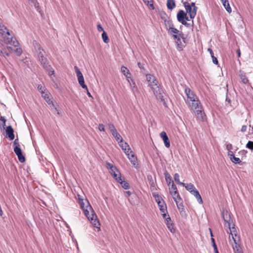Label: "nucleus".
I'll list each match as a JSON object with an SVG mask.
<instances>
[{"mask_svg":"<svg viewBox=\"0 0 253 253\" xmlns=\"http://www.w3.org/2000/svg\"><path fill=\"white\" fill-rule=\"evenodd\" d=\"M81 208L90 223L96 228H99L100 223L97 215L89 202L86 200L85 203L82 200L80 201Z\"/></svg>","mask_w":253,"mask_h":253,"instance_id":"1","label":"nucleus"},{"mask_svg":"<svg viewBox=\"0 0 253 253\" xmlns=\"http://www.w3.org/2000/svg\"><path fill=\"white\" fill-rule=\"evenodd\" d=\"M0 35L2 37L3 42L15 47L19 44V42L15 38L11 37L10 33L6 27L0 21Z\"/></svg>","mask_w":253,"mask_h":253,"instance_id":"2","label":"nucleus"},{"mask_svg":"<svg viewBox=\"0 0 253 253\" xmlns=\"http://www.w3.org/2000/svg\"><path fill=\"white\" fill-rule=\"evenodd\" d=\"M222 217L225 223L228 224L229 231H227V233H229L230 235H231L233 239V238H237V239H239V236L237 234V231L235 227V225L233 223L230 213L227 210L223 211H222ZM230 237V236H229V238Z\"/></svg>","mask_w":253,"mask_h":253,"instance_id":"3","label":"nucleus"},{"mask_svg":"<svg viewBox=\"0 0 253 253\" xmlns=\"http://www.w3.org/2000/svg\"><path fill=\"white\" fill-rule=\"evenodd\" d=\"M184 92L186 96V99L185 100L186 104L190 108H196L200 102L197 96L188 87H185Z\"/></svg>","mask_w":253,"mask_h":253,"instance_id":"4","label":"nucleus"},{"mask_svg":"<svg viewBox=\"0 0 253 253\" xmlns=\"http://www.w3.org/2000/svg\"><path fill=\"white\" fill-rule=\"evenodd\" d=\"M18 45L19 44L15 47L14 45H12L13 47L7 46L4 47L1 50L2 54H0V56L4 57L9 56L11 52H14L17 56H20L22 53V50L20 47H18Z\"/></svg>","mask_w":253,"mask_h":253,"instance_id":"5","label":"nucleus"},{"mask_svg":"<svg viewBox=\"0 0 253 253\" xmlns=\"http://www.w3.org/2000/svg\"><path fill=\"white\" fill-rule=\"evenodd\" d=\"M13 145L15 146L14 147V152L17 155L19 162L24 163L25 161V158L22 154V150L17 138L14 140Z\"/></svg>","mask_w":253,"mask_h":253,"instance_id":"6","label":"nucleus"},{"mask_svg":"<svg viewBox=\"0 0 253 253\" xmlns=\"http://www.w3.org/2000/svg\"><path fill=\"white\" fill-rule=\"evenodd\" d=\"M151 88L158 99L160 100L162 102H165L163 96L164 93V90L158 84L155 86H152Z\"/></svg>","mask_w":253,"mask_h":253,"instance_id":"7","label":"nucleus"},{"mask_svg":"<svg viewBox=\"0 0 253 253\" xmlns=\"http://www.w3.org/2000/svg\"><path fill=\"white\" fill-rule=\"evenodd\" d=\"M184 7L186 9V14L188 13L189 16H195L197 10V7L196 6L194 2L191 3L185 2L184 3Z\"/></svg>","mask_w":253,"mask_h":253,"instance_id":"8","label":"nucleus"},{"mask_svg":"<svg viewBox=\"0 0 253 253\" xmlns=\"http://www.w3.org/2000/svg\"><path fill=\"white\" fill-rule=\"evenodd\" d=\"M106 168L110 170V173L113 176L114 178L117 181L118 179V177L119 176V174L121 173L119 170L117 169L116 167L114 166L113 164L107 162L106 163Z\"/></svg>","mask_w":253,"mask_h":253,"instance_id":"9","label":"nucleus"},{"mask_svg":"<svg viewBox=\"0 0 253 253\" xmlns=\"http://www.w3.org/2000/svg\"><path fill=\"white\" fill-rule=\"evenodd\" d=\"M74 68L77 74L79 84L83 88L87 90V87L84 84V78L81 71L77 66H75Z\"/></svg>","mask_w":253,"mask_h":253,"instance_id":"10","label":"nucleus"},{"mask_svg":"<svg viewBox=\"0 0 253 253\" xmlns=\"http://www.w3.org/2000/svg\"><path fill=\"white\" fill-rule=\"evenodd\" d=\"M202 109V105H201L200 102H199V103H198V106L196 107V108H190V109L195 111V115L199 120L204 121L205 115Z\"/></svg>","mask_w":253,"mask_h":253,"instance_id":"11","label":"nucleus"},{"mask_svg":"<svg viewBox=\"0 0 253 253\" xmlns=\"http://www.w3.org/2000/svg\"><path fill=\"white\" fill-rule=\"evenodd\" d=\"M234 245H233V249L235 253H243L242 248L240 246V240L237 238H233Z\"/></svg>","mask_w":253,"mask_h":253,"instance_id":"12","label":"nucleus"},{"mask_svg":"<svg viewBox=\"0 0 253 253\" xmlns=\"http://www.w3.org/2000/svg\"><path fill=\"white\" fill-rule=\"evenodd\" d=\"M184 35L179 34V35H173V37L176 40V43L177 44V48L179 51L182 50L184 45L182 43L180 38H182L185 42V38L183 37Z\"/></svg>","mask_w":253,"mask_h":253,"instance_id":"13","label":"nucleus"},{"mask_svg":"<svg viewBox=\"0 0 253 253\" xmlns=\"http://www.w3.org/2000/svg\"><path fill=\"white\" fill-rule=\"evenodd\" d=\"M146 80L150 88L158 84V82L156 78L151 74L146 75Z\"/></svg>","mask_w":253,"mask_h":253,"instance_id":"14","label":"nucleus"},{"mask_svg":"<svg viewBox=\"0 0 253 253\" xmlns=\"http://www.w3.org/2000/svg\"><path fill=\"white\" fill-rule=\"evenodd\" d=\"M165 222L169 230L172 233H174L175 229L174 227V224L172 222L169 215H168L167 218H166Z\"/></svg>","mask_w":253,"mask_h":253,"instance_id":"15","label":"nucleus"},{"mask_svg":"<svg viewBox=\"0 0 253 253\" xmlns=\"http://www.w3.org/2000/svg\"><path fill=\"white\" fill-rule=\"evenodd\" d=\"M5 132L6 134V137H8L10 140L14 139V129L11 126L6 127Z\"/></svg>","mask_w":253,"mask_h":253,"instance_id":"16","label":"nucleus"},{"mask_svg":"<svg viewBox=\"0 0 253 253\" xmlns=\"http://www.w3.org/2000/svg\"><path fill=\"white\" fill-rule=\"evenodd\" d=\"M119 174V176L118 177V180L117 181L118 183H119L122 187L124 188L125 189H128L129 188V185L127 182L124 180V178H122L121 173Z\"/></svg>","mask_w":253,"mask_h":253,"instance_id":"17","label":"nucleus"},{"mask_svg":"<svg viewBox=\"0 0 253 253\" xmlns=\"http://www.w3.org/2000/svg\"><path fill=\"white\" fill-rule=\"evenodd\" d=\"M160 136L164 142L165 146L167 148H169L170 147V142L166 132L165 131L161 132L160 133Z\"/></svg>","mask_w":253,"mask_h":253,"instance_id":"18","label":"nucleus"},{"mask_svg":"<svg viewBox=\"0 0 253 253\" xmlns=\"http://www.w3.org/2000/svg\"><path fill=\"white\" fill-rule=\"evenodd\" d=\"M43 67L47 74L51 78V76L54 73V71L51 65H49L48 63H47L43 65Z\"/></svg>","mask_w":253,"mask_h":253,"instance_id":"19","label":"nucleus"},{"mask_svg":"<svg viewBox=\"0 0 253 253\" xmlns=\"http://www.w3.org/2000/svg\"><path fill=\"white\" fill-rule=\"evenodd\" d=\"M195 17H177V20L179 22L182 23L183 25L186 26L187 27L190 26L191 24L190 23H188L185 20V18H189V19H193Z\"/></svg>","mask_w":253,"mask_h":253,"instance_id":"20","label":"nucleus"},{"mask_svg":"<svg viewBox=\"0 0 253 253\" xmlns=\"http://www.w3.org/2000/svg\"><path fill=\"white\" fill-rule=\"evenodd\" d=\"M175 203H176V204L177 206V208L178 209V210L179 211L180 214L182 216H183L184 214H185L186 213H185V211H184V208H183L184 206H183V203L182 202V201L179 200V201H177V202H175Z\"/></svg>","mask_w":253,"mask_h":253,"instance_id":"21","label":"nucleus"},{"mask_svg":"<svg viewBox=\"0 0 253 253\" xmlns=\"http://www.w3.org/2000/svg\"><path fill=\"white\" fill-rule=\"evenodd\" d=\"M191 194L195 197V198H196L198 202L200 204H203V200L202 199V197H201V196L199 191L196 189H195L191 193Z\"/></svg>","mask_w":253,"mask_h":253,"instance_id":"22","label":"nucleus"},{"mask_svg":"<svg viewBox=\"0 0 253 253\" xmlns=\"http://www.w3.org/2000/svg\"><path fill=\"white\" fill-rule=\"evenodd\" d=\"M147 179L148 180L149 185H150V189L152 191L156 189L155 186V182L154 181L152 176L151 175H147Z\"/></svg>","mask_w":253,"mask_h":253,"instance_id":"23","label":"nucleus"},{"mask_svg":"<svg viewBox=\"0 0 253 253\" xmlns=\"http://www.w3.org/2000/svg\"><path fill=\"white\" fill-rule=\"evenodd\" d=\"M130 153L131 154L127 158L129 159V160L130 161V163L133 165L134 166V165H135V164L137 163V158L135 156L134 153L132 151H130Z\"/></svg>","mask_w":253,"mask_h":253,"instance_id":"24","label":"nucleus"},{"mask_svg":"<svg viewBox=\"0 0 253 253\" xmlns=\"http://www.w3.org/2000/svg\"><path fill=\"white\" fill-rule=\"evenodd\" d=\"M161 17L164 20L166 28L168 31L169 30H170V28L173 27V24L171 20H167V19L165 18L166 17Z\"/></svg>","mask_w":253,"mask_h":253,"instance_id":"25","label":"nucleus"},{"mask_svg":"<svg viewBox=\"0 0 253 253\" xmlns=\"http://www.w3.org/2000/svg\"><path fill=\"white\" fill-rule=\"evenodd\" d=\"M129 84L132 92L134 93L135 92H138L137 87L135 84V83L132 79H130L129 82H128Z\"/></svg>","mask_w":253,"mask_h":253,"instance_id":"26","label":"nucleus"},{"mask_svg":"<svg viewBox=\"0 0 253 253\" xmlns=\"http://www.w3.org/2000/svg\"><path fill=\"white\" fill-rule=\"evenodd\" d=\"M171 196H172V198L174 201L175 202H177L178 200H176V197H178V199L179 201H182V199L181 198L180 195L179 194V193L178 191H172L171 193H170Z\"/></svg>","mask_w":253,"mask_h":253,"instance_id":"27","label":"nucleus"},{"mask_svg":"<svg viewBox=\"0 0 253 253\" xmlns=\"http://www.w3.org/2000/svg\"><path fill=\"white\" fill-rule=\"evenodd\" d=\"M239 76L241 81L243 84H247L249 83V80L245 73L240 72Z\"/></svg>","mask_w":253,"mask_h":253,"instance_id":"28","label":"nucleus"},{"mask_svg":"<svg viewBox=\"0 0 253 253\" xmlns=\"http://www.w3.org/2000/svg\"><path fill=\"white\" fill-rule=\"evenodd\" d=\"M167 6L168 9H172L175 7V3L174 0H168L167 2Z\"/></svg>","mask_w":253,"mask_h":253,"instance_id":"29","label":"nucleus"},{"mask_svg":"<svg viewBox=\"0 0 253 253\" xmlns=\"http://www.w3.org/2000/svg\"><path fill=\"white\" fill-rule=\"evenodd\" d=\"M29 4L32 6H34L37 11H39V4L37 0H28Z\"/></svg>","mask_w":253,"mask_h":253,"instance_id":"30","label":"nucleus"},{"mask_svg":"<svg viewBox=\"0 0 253 253\" xmlns=\"http://www.w3.org/2000/svg\"><path fill=\"white\" fill-rule=\"evenodd\" d=\"M208 51L210 53V54L211 55V57L212 60V62L214 64L217 65L218 63V60H217L216 57H215L214 56V53H213L212 49L211 48H209L208 49Z\"/></svg>","mask_w":253,"mask_h":253,"instance_id":"31","label":"nucleus"},{"mask_svg":"<svg viewBox=\"0 0 253 253\" xmlns=\"http://www.w3.org/2000/svg\"><path fill=\"white\" fill-rule=\"evenodd\" d=\"M119 144L124 151L130 148L128 144L124 141H121V142H119Z\"/></svg>","mask_w":253,"mask_h":253,"instance_id":"32","label":"nucleus"},{"mask_svg":"<svg viewBox=\"0 0 253 253\" xmlns=\"http://www.w3.org/2000/svg\"><path fill=\"white\" fill-rule=\"evenodd\" d=\"M164 175L165 176L166 181L168 185H169L171 181H172V178L170 175L168 173L167 171H166L164 172Z\"/></svg>","mask_w":253,"mask_h":253,"instance_id":"33","label":"nucleus"},{"mask_svg":"<svg viewBox=\"0 0 253 253\" xmlns=\"http://www.w3.org/2000/svg\"><path fill=\"white\" fill-rule=\"evenodd\" d=\"M113 136L115 138L116 141L119 143L121 141H123V139L121 135L116 131L115 132L112 133Z\"/></svg>","mask_w":253,"mask_h":253,"instance_id":"34","label":"nucleus"},{"mask_svg":"<svg viewBox=\"0 0 253 253\" xmlns=\"http://www.w3.org/2000/svg\"><path fill=\"white\" fill-rule=\"evenodd\" d=\"M186 189L191 193L196 189L194 185L192 183H189L185 186Z\"/></svg>","mask_w":253,"mask_h":253,"instance_id":"35","label":"nucleus"},{"mask_svg":"<svg viewBox=\"0 0 253 253\" xmlns=\"http://www.w3.org/2000/svg\"><path fill=\"white\" fill-rule=\"evenodd\" d=\"M211 242L212 246L213 248L214 253H219L218 249H217V245L215 243V240L213 238H211Z\"/></svg>","mask_w":253,"mask_h":253,"instance_id":"36","label":"nucleus"},{"mask_svg":"<svg viewBox=\"0 0 253 253\" xmlns=\"http://www.w3.org/2000/svg\"><path fill=\"white\" fill-rule=\"evenodd\" d=\"M168 31L171 35H172L173 37V35H178V34L179 33V32L177 29L174 27H170V30H169Z\"/></svg>","mask_w":253,"mask_h":253,"instance_id":"37","label":"nucleus"},{"mask_svg":"<svg viewBox=\"0 0 253 253\" xmlns=\"http://www.w3.org/2000/svg\"><path fill=\"white\" fill-rule=\"evenodd\" d=\"M102 38L103 42L105 43H107L109 42V39L108 37L107 33L105 31H103V32L102 34Z\"/></svg>","mask_w":253,"mask_h":253,"instance_id":"38","label":"nucleus"},{"mask_svg":"<svg viewBox=\"0 0 253 253\" xmlns=\"http://www.w3.org/2000/svg\"><path fill=\"white\" fill-rule=\"evenodd\" d=\"M0 121L1 123H0V126L2 127L3 129H5V123H6V119L3 117H0Z\"/></svg>","mask_w":253,"mask_h":253,"instance_id":"39","label":"nucleus"},{"mask_svg":"<svg viewBox=\"0 0 253 253\" xmlns=\"http://www.w3.org/2000/svg\"><path fill=\"white\" fill-rule=\"evenodd\" d=\"M230 159L233 163L235 164H240L241 162L240 158H237L235 156H232V157H231Z\"/></svg>","mask_w":253,"mask_h":253,"instance_id":"40","label":"nucleus"},{"mask_svg":"<svg viewBox=\"0 0 253 253\" xmlns=\"http://www.w3.org/2000/svg\"><path fill=\"white\" fill-rule=\"evenodd\" d=\"M153 196L155 197L156 201L158 204H160V202H162V200H163L162 199V197L158 194L153 193Z\"/></svg>","mask_w":253,"mask_h":253,"instance_id":"41","label":"nucleus"},{"mask_svg":"<svg viewBox=\"0 0 253 253\" xmlns=\"http://www.w3.org/2000/svg\"><path fill=\"white\" fill-rule=\"evenodd\" d=\"M45 101L50 106V107L51 109H55V104L51 100L50 98L48 99L47 100H45Z\"/></svg>","mask_w":253,"mask_h":253,"instance_id":"42","label":"nucleus"},{"mask_svg":"<svg viewBox=\"0 0 253 253\" xmlns=\"http://www.w3.org/2000/svg\"><path fill=\"white\" fill-rule=\"evenodd\" d=\"M38 90L41 92V94H42V93H44L47 91L45 87L42 84H39L38 86Z\"/></svg>","mask_w":253,"mask_h":253,"instance_id":"43","label":"nucleus"},{"mask_svg":"<svg viewBox=\"0 0 253 253\" xmlns=\"http://www.w3.org/2000/svg\"><path fill=\"white\" fill-rule=\"evenodd\" d=\"M109 128L111 132V133H114L117 131V129L115 128L114 125L112 123H109L108 124Z\"/></svg>","mask_w":253,"mask_h":253,"instance_id":"44","label":"nucleus"},{"mask_svg":"<svg viewBox=\"0 0 253 253\" xmlns=\"http://www.w3.org/2000/svg\"><path fill=\"white\" fill-rule=\"evenodd\" d=\"M42 96L45 100H47L48 99L50 98V93L47 91L46 92H45L44 93H42Z\"/></svg>","mask_w":253,"mask_h":253,"instance_id":"45","label":"nucleus"},{"mask_svg":"<svg viewBox=\"0 0 253 253\" xmlns=\"http://www.w3.org/2000/svg\"><path fill=\"white\" fill-rule=\"evenodd\" d=\"M223 5L228 12L230 13L231 12V8L230 7L227 0L226 1V3H223Z\"/></svg>","mask_w":253,"mask_h":253,"instance_id":"46","label":"nucleus"},{"mask_svg":"<svg viewBox=\"0 0 253 253\" xmlns=\"http://www.w3.org/2000/svg\"><path fill=\"white\" fill-rule=\"evenodd\" d=\"M159 209L162 212H167V206L165 203H162V206L159 207Z\"/></svg>","mask_w":253,"mask_h":253,"instance_id":"47","label":"nucleus"},{"mask_svg":"<svg viewBox=\"0 0 253 253\" xmlns=\"http://www.w3.org/2000/svg\"><path fill=\"white\" fill-rule=\"evenodd\" d=\"M121 72L122 73L125 75L126 73H127V74H129V70L125 66H123L121 67Z\"/></svg>","mask_w":253,"mask_h":253,"instance_id":"48","label":"nucleus"},{"mask_svg":"<svg viewBox=\"0 0 253 253\" xmlns=\"http://www.w3.org/2000/svg\"><path fill=\"white\" fill-rule=\"evenodd\" d=\"M39 59L42 66L48 63L47 59L44 57H42V58H39Z\"/></svg>","mask_w":253,"mask_h":253,"instance_id":"49","label":"nucleus"},{"mask_svg":"<svg viewBox=\"0 0 253 253\" xmlns=\"http://www.w3.org/2000/svg\"><path fill=\"white\" fill-rule=\"evenodd\" d=\"M246 147L251 150H253V141H249L246 144Z\"/></svg>","mask_w":253,"mask_h":253,"instance_id":"50","label":"nucleus"},{"mask_svg":"<svg viewBox=\"0 0 253 253\" xmlns=\"http://www.w3.org/2000/svg\"><path fill=\"white\" fill-rule=\"evenodd\" d=\"M172 191H178L177 187L173 182L172 183L171 187L169 188V193H171Z\"/></svg>","mask_w":253,"mask_h":253,"instance_id":"51","label":"nucleus"},{"mask_svg":"<svg viewBox=\"0 0 253 253\" xmlns=\"http://www.w3.org/2000/svg\"><path fill=\"white\" fill-rule=\"evenodd\" d=\"M247 153V151L245 150H241L239 152V154L240 156H241V159H243L244 157H246V153Z\"/></svg>","mask_w":253,"mask_h":253,"instance_id":"52","label":"nucleus"},{"mask_svg":"<svg viewBox=\"0 0 253 253\" xmlns=\"http://www.w3.org/2000/svg\"><path fill=\"white\" fill-rule=\"evenodd\" d=\"M176 16H187V14L183 10H180L177 13Z\"/></svg>","mask_w":253,"mask_h":253,"instance_id":"53","label":"nucleus"},{"mask_svg":"<svg viewBox=\"0 0 253 253\" xmlns=\"http://www.w3.org/2000/svg\"><path fill=\"white\" fill-rule=\"evenodd\" d=\"M174 181L177 183L178 182H179V174L177 173H176L174 175Z\"/></svg>","mask_w":253,"mask_h":253,"instance_id":"54","label":"nucleus"},{"mask_svg":"<svg viewBox=\"0 0 253 253\" xmlns=\"http://www.w3.org/2000/svg\"><path fill=\"white\" fill-rule=\"evenodd\" d=\"M97 29L98 31H99V32H103V31H104L103 28L102 27V26L100 23H98V24L97 25Z\"/></svg>","mask_w":253,"mask_h":253,"instance_id":"55","label":"nucleus"},{"mask_svg":"<svg viewBox=\"0 0 253 253\" xmlns=\"http://www.w3.org/2000/svg\"><path fill=\"white\" fill-rule=\"evenodd\" d=\"M226 148L227 150H230L233 149V146L230 143H227L226 144Z\"/></svg>","mask_w":253,"mask_h":253,"instance_id":"56","label":"nucleus"},{"mask_svg":"<svg viewBox=\"0 0 253 253\" xmlns=\"http://www.w3.org/2000/svg\"><path fill=\"white\" fill-rule=\"evenodd\" d=\"M98 129L100 131H104L105 130L104 126L103 124H99Z\"/></svg>","mask_w":253,"mask_h":253,"instance_id":"57","label":"nucleus"},{"mask_svg":"<svg viewBox=\"0 0 253 253\" xmlns=\"http://www.w3.org/2000/svg\"><path fill=\"white\" fill-rule=\"evenodd\" d=\"M131 151L130 148H128L126 151H124L125 153L128 157L131 154L130 153V151Z\"/></svg>","mask_w":253,"mask_h":253,"instance_id":"58","label":"nucleus"},{"mask_svg":"<svg viewBox=\"0 0 253 253\" xmlns=\"http://www.w3.org/2000/svg\"><path fill=\"white\" fill-rule=\"evenodd\" d=\"M125 76L126 77V80L128 82H129V80H130V79H132L131 77V74L130 72H129V74H127V73H126V75H125Z\"/></svg>","mask_w":253,"mask_h":253,"instance_id":"59","label":"nucleus"},{"mask_svg":"<svg viewBox=\"0 0 253 253\" xmlns=\"http://www.w3.org/2000/svg\"><path fill=\"white\" fill-rule=\"evenodd\" d=\"M41 47H39V50H40V51L38 53V57L39 58H42V57H44L43 56V53H42V51H41Z\"/></svg>","mask_w":253,"mask_h":253,"instance_id":"60","label":"nucleus"},{"mask_svg":"<svg viewBox=\"0 0 253 253\" xmlns=\"http://www.w3.org/2000/svg\"><path fill=\"white\" fill-rule=\"evenodd\" d=\"M137 65H138V67L140 69H143V70L144 69V64H142L140 62H138L137 63Z\"/></svg>","mask_w":253,"mask_h":253,"instance_id":"61","label":"nucleus"},{"mask_svg":"<svg viewBox=\"0 0 253 253\" xmlns=\"http://www.w3.org/2000/svg\"><path fill=\"white\" fill-rule=\"evenodd\" d=\"M228 156L230 158L232 157V156H234V153L233 151H232V150H228Z\"/></svg>","mask_w":253,"mask_h":253,"instance_id":"62","label":"nucleus"},{"mask_svg":"<svg viewBox=\"0 0 253 253\" xmlns=\"http://www.w3.org/2000/svg\"><path fill=\"white\" fill-rule=\"evenodd\" d=\"M247 126L246 125H244L242 126V128H241V131L243 132H244L245 131H246L247 130Z\"/></svg>","mask_w":253,"mask_h":253,"instance_id":"63","label":"nucleus"},{"mask_svg":"<svg viewBox=\"0 0 253 253\" xmlns=\"http://www.w3.org/2000/svg\"><path fill=\"white\" fill-rule=\"evenodd\" d=\"M163 214H162V216H163V217L165 219V220L166 219V218H167L168 217V215L167 214L168 213V212H162Z\"/></svg>","mask_w":253,"mask_h":253,"instance_id":"64","label":"nucleus"}]
</instances>
